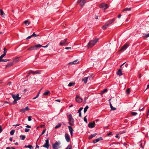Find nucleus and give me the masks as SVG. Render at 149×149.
I'll return each mask as SVG.
<instances>
[{"instance_id":"f257e3e1","label":"nucleus","mask_w":149,"mask_h":149,"mask_svg":"<svg viewBox=\"0 0 149 149\" xmlns=\"http://www.w3.org/2000/svg\"><path fill=\"white\" fill-rule=\"evenodd\" d=\"M98 40V39L96 38L94 40H92L90 41L88 43L87 45L88 48H90L93 46L96 43Z\"/></svg>"},{"instance_id":"f03ea898","label":"nucleus","mask_w":149,"mask_h":149,"mask_svg":"<svg viewBox=\"0 0 149 149\" xmlns=\"http://www.w3.org/2000/svg\"><path fill=\"white\" fill-rule=\"evenodd\" d=\"M68 119L69 122L68 124L70 125L73 126L74 124V120L72 118L71 114H70L68 116Z\"/></svg>"},{"instance_id":"7ed1b4c3","label":"nucleus","mask_w":149,"mask_h":149,"mask_svg":"<svg viewBox=\"0 0 149 149\" xmlns=\"http://www.w3.org/2000/svg\"><path fill=\"white\" fill-rule=\"evenodd\" d=\"M115 20V18H113L112 19L109 21L107 22L103 26L102 28L103 30H105L107 29V27L110 25L111 24H112Z\"/></svg>"},{"instance_id":"20e7f679","label":"nucleus","mask_w":149,"mask_h":149,"mask_svg":"<svg viewBox=\"0 0 149 149\" xmlns=\"http://www.w3.org/2000/svg\"><path fill=\"white\" fill-rule=\"evenodd\" d=\"M60 144V142L56 141L54 143L52 144V147L54 149H58L60 148L59 145Z\"/></svg>"},{"instance_id":"39448f33","label":"nucleus","mask_w":149,"mask_h":149,"mask_svg":"<svg viewBox=\"0 0 149 149\" xmlns=\"http://www.w3.org/2000/svg\"><path fill=\"white\" fill-rule=\"evenodd\" d=\"M67 39H65L63 40H61L60 42L59 45L61 46H65L66 45H68V43L67 42Z\"/></svg>"},{"instance_id":"423d86ee","label":"nucleus","mask_w":149,"mask_h":149,"mask_svg":"<svg viewBox=\"0 0 149 149\" xmlns=\"http://www.w3.org/2000/svg\"><path fill=\"white\" fill-rule=\"evenodd\" d=\"M100 8H102L104 10H105L108 8V6L107 4L102 3L100 5Z\"/></svg>"},{"instance_id":"0eeeda50","label":"nucleus","mask_w":149,"mask_h":149,"mask_svg":"<svg viewBox=\"0 0 149 149\" xmlns=\"http://www.w3.org/2000/svg\"><path fill=\"white\" fill-rule=\"evenodd\" d=\"M86 1V0H78L77 2L80 3V5L81 7L85 4Z\"/></svg>"},{"instance_id":"6e6552de","label":"nucleus","mask_w":149,"mask_h":149,"mask_svg":"<svg viewBox=\"0 0 149 149\" xmlns=\"http://www.w3.org/2000/svg\"><path fill=\"white\" fill-rule=\"evenodd\" d=\"M13 97L14 101H17L20 99V97H19V94L17 95H13L12 96Z\"/></svg>"},{"instance_id":"1a4fd4ad","label":"nucleus","mask_w":149,"mask_h":149,"mask_svg":"<svg viewBox=\"0 0 149 149\" xmlns=\"http://www.w3.org/2000/svg\"><path fill=\"white\" fill-rule=\"evenodd\" d=\"M95 124L94 122H90L88 124V127L90 128H93L95 127Z\"/></svg>"},{"instance_id":"9d476101","label":"nucleus","mask_w":149,"mask_h":149,"mask_svg":"<svg viewBox=\"0 0 149 149\" xmlns=\"http://www.w3.org/2000/svg\"><path fill=\"white\" fill-rule=\"evenodd\" d=\"M45 143L43 145V146L44 147L46 148L47 149L49 148V141L48 139L45 140Z\"/></svg>"},{"instance_id":"9b49d317","label":"nucleus","mask_w":149,"mask_h":149,"mask_svg":"<svg viewBox=\"0 0 149 149\" xmlns=\"http://www.w3.org/2000/svg\"><path fill=\"white\" fill-rule=\"evenodd\" d=\"M75 99L76 102L79 103L81 102L83 100V99L81 98L78 95L76 96Z\"/></svg>"},{"instance_id":"f8f14e48","label":"nucleus","mask_w":149,"mask_h":149,"mask_svg":"<svg viewBox=\"0 0 149 149\" xmlns=\"http://www.w3.org/2000/svg\"><path fill=\"white\" fill-rule=\"evenodd\" d=\"M129 45L127 44H125L121 48L120 50L121 51H124L128 47Z\"/></svg>"},{"instance_id":"ddd939ff","label":"nucleus","mask_w":149,"mask_h":149,"mask_svg":"<svg viewBox=\"0 0 149 149\" xmlns=\"http://www.w3.org/2000/svg\"><path fill=\"white\" fill-rule=\"evenodd\" d=\"M65 139L67 142H69L70 141V138L69 135L67 134H65Z\"/></svg>"},{"instance_id":"4468645a","label":"nucleus","mask_w":149,"mask_h":149,"mask_svg":"<svg viewBox=\"0 0 149 149\" xmlns=\"http://www.w3.org/2000/svg\"><path fill=\"white\" fill-rule=\"evenodd\" d=\"M68 127L69 130L70 134L72 136L73 132V131L74 130H73L72 127L70 126H68Z\"/></svg>"},{"instance_id":"2eb2a0df","label":"nucleus","mask_w":149,"mask_h":149,"mask_svg":"<svg viewBox=\"0 0 149 149\" xmlns=\"http://www.w3.org/2000/svg\"><path fill=\"white\" fill-rule=\"evenodd\" d=\"M27 49L28 50H37V49L36 48V45H35L28 48Z\"/></svg>"},{"instance_id":"dca6fc26","label":"nucleus","mask_w":149,"mask_h":149,"mask_svg":"<svg viewBox=\"0 0 149 149\" xmlns=\"http://www.w3.org/2000/svg\"><path fill=\"white\" fill-rule=\"evenodd\" d=\"M102 137H100L99 138L95 139L93 140V142L94 143H95L99 141L102 140Z\"/></svg>"},{"instance_id":"f3484780","label":"nucleus","mask_w":149,"mask_h":149,"mask_svg":"<svg viewBox=\"0 0 149 149\" xmlns=\"http://www.w3.org/2000/svg\"><path fill=\"white\" fill-rule=\"evenodd\" d=\"M117 74L119 76H121L123 75L121 69H119L117 72Z\"/></svg>"},{"instance_id":"a211bd4d","label":"nucleus","mask_w":149,"mask_h":149,"mask_svg":"<svg viewBox=\"0 0 149 149\" xmlns=\"http://www.w3.org/2000/svg\"><path fill=\"white\" fill-rule=\"evenodd\" d=\"M89 77H85L82 79V81H84L85 84H86L87 82V79Z\"/></svg>"},{"instance_id":"6ab92c4d","label":"nucleus","mask_w":149,"mask_h":149,"mask_svg":"<svg viewBox=\"0 0 149 149\" xmlns=\"http://www.w3.org/2000/svg\"><path fill=\"white\" fill-rule=\"evenodd\" d=\"M31 73L33 74H38L40 73V71H33L32 70H31L30 71Z\"/></svg>"},{"instance_id":"aec40b11","label":"nucleus","mask_w":149,"mask_h":149,"mask_svg":"<svg viewBox=\"0 0 149 149\" xmlns=\"http://www.w3.org/2000/svg\"><path fill=\"white\" fill-rule=\"evenodd\" d=\"M13 65V62L9 63L6 66L5 68H7L12 66Z\"/></svg>"},{"instance_id":"412c9836","label":"nucleus","mask_w":149,"mask_h":149,"mask_svg":"<svg viewBox=\"0 0 149 149\" xmlns=\"http://www.w3.org/2000/svg\"><path fill=\"white\" fill-rule=\"evenodd\" d=\"M97 133H95L93 134H92L89 136V137H88V139H91L93 138L95 136H96L97 135Z\"/></svg>"},{"instance_id":"4be33fe9","label":"nucleus","mask_w":149,"mask_h":149,"mask_svg":"<svg viewBox=\"0 0 149 149\" xmlns=\"http://www.w3.org/2000/svg\"><path fill=\"white\" fill-rule=\"evenodd\" d=\"M110 106L111 108V110H116V108L115 107H113L112 105L111 102H110Z\"/></svg>"},{"instance_id":"5701e85b","label":"nucleus","mask_w":149,"mask_h":149,"mask_svg":"<svg viewBox=\"0 0 149 149\" xmlns=\"http://www.w3.org/2000/svg\"><path fill=\"white\" fill-rule=\"evenodd\" d=\"M148 37H149V33L147 34L145 33L143 34V38L144 39Z\"/></svg>"},{"instance_id":"b1692460","label":"nucleus","mask_w":149,"mask_h":149,"mask_svg":"<svg viewBox=\"0 0 149 149\" xmlns=\"http://www.w3.org/2000/svg\"><path fill=\"white\" fill-rule=\"evenodd\" d=\"M24 148H29L30 149H32L33 148V146L31 145H29L28 146L25 145L24 146Z\"/></svg>"},{"instance_id":"393cba45","label":"nucleus","mask_w":149,"mask_h":149,"mask_svg":"<svg viewBox=\"0 0 149 149\" xmlns=\"http://www.w3.org/2000/svg\"><path fill=\"white\" fill-rule=\"evenodd\" d=\"M131 10V8H126L124 9L123 10V12L125 11H130Z\"/></svg>"},{"instance_id":"a878e982","label":"nucleus","mask_w":149,"mask_h":149,"mask_svg":"<svg viewBox=\"0 0 149 149\" xmlns=\"http://www.w3.org/2000/svg\"><path fill=\"white\" fill-rule=\"evenodd\" d=\"M61 123H58L56 125L55 127V129H57L59 127H60L61 126Z\"/></svg>"},{"instance_id":"bb28decb","label":"nucleus","mask_w":149,"mask_h":149,"mask_svg":"<svg viewBox=\"0 0 149 149\" xmlns=\"http://www.w3.org/2000/svg\"><path fill=\"white\" fill-rule=\"evenodd\" d=\"M50 93L49 92V91H47L43 93V95H48V94H50Z\"/></svg>"},{"instance_id":"cd10ccee","label":"nucleus","mask_w":149,"mask_h":149,"mask_svg":"<svg viewBox=\"0 0 149 149\" xmlns=\"http://www.w3.org/2000/svg\"><path fill=\"white\" fill-rule=\"evenodd\" d=\"M25 135H21L20 136V139L21 140H24L25 139Z\"/></svg>"},{"instance_id":"c85d7f7f","label":"nucleus","mask_w":149,"mask_h":149,"mask_svg":"<svg viewBox=\"0 0 149 149\" xmlns=\"http://www.w3.org/2000/svg\"><path fill=\"white\" fill-rule=\"evenodd\" d=\"M107 88L104 89L103 91H102L101 94L102 95V94L106 92H107Z\"/></svg>"},{"instance_id":"c756f323","label":"nucleus","mask_w":149,"mask_h":149,"mask_svg":"<svg viewBox=\"0 0 149 149\" xmlns=\"http://www.w3.org/2000/svg\"><path fill=\"white\" fill-rule=\"evenodd\" d=\"M88 108H89L88 106H87H87H86V107L84 108V113H85L86 112V111H87V109Z\"/></svg>"},{"instance_id":"7c9ffc66","label":"nucleus","mask_w":149,"mask_h":149,"mask_svg":"<svg viewBox=\"0 0 149 149\" xmlns=\"http://www.w3.org/2000/svg\"><path fill=\"white\" fill-rule=\"evenodd\" d=\"M0 14H1V15L3 17V15H5V14L2 10H1V9L0 10Z\"/></svg>"},{"instance_id":"2f4dec72","label":"nucleus","mask_w":149,"mask_h":149,"mask_svg":"<svg viewBox=\"0 0 149 149\" xmlns=\"http://www.w3.org/2000/svg\"><path fill=\"white\" fill-rule=\"evenodd\" d=\"M10 60L9 59H1V60H0V62H7L8 61H10Z\"/></svg>"},{"instance_id":"473e14b6","label":"nucleus","mask_w":149,"mask_h":149,"mask_svg":"<svg viewBox=\"0 0 149 149\" xmlns=\"http://www.w3.org/2000/svg\"><path fill=\"white\" fill-rule=\"evenodd\" d=\"M75 84V83H71L70 82V83L68 84V86H72Z\"/></svg>"},{"instance_id":"72a5a7b5","label":"nucleus","mask_w":149,"mask_h":149,"mask_svg":"<svg viewBox=\"0 0 149 149\" xmlns=\"http://www.w3.org/2000/svg\"><path fill=\"white\" fill-rule=\"evenodd\" d=\"M24 23L26 25H28L29 24V21H25Z\"/></svg>"},{"instance_id":"f704fd0d","label":"nucleus","mask_w":149,"mask_h":149,"mask_svg":"<svg viewBox=\"0 0 149 149\" xmlns=\"http://www.w3.org/2000/svg\"><path fill=\"white\" fill-rule=\"evenodd\" d=\"M15 130H12L10 132V134L11 135H13L14 134Z\"/></svg>"},{"instance_id":"c9c22d12","label":"nucleus","mask_w":149,"mask_h":149,"mask_svg":"<svg viewBox=\"0 0 149 149\" xmlns=\"http://www.w3.org/2000/svg\"><path fill=\"white\" fill-rule=\"evenodd\" d=\"M132 115L133 116H136L137 114V113L135 112H132L131 113Z\"/></svg>"},{"instance_id":"e433bc0d","label":"nucleus","mask_w":149,"mask_h":149,"mask_svg":"<svg viewBox=\"0 0 149 149\" xmlns=\"http://www.w3.org/2000/svg\"><path fill=\"white\" fill-rule=\"evenodd\" d=\"M72 146L71 145H69L65 149H71Z\"/></svg>"},{"instance_id":"4c0bfd02","label":"nucleus","mask_w":149,"mask_h":149,"mask_svg":"<svg viewBox=\"0 0 149 149\" xmlns=\"http://www.w3.org/2000/svg\"><path fill=\"white\" fill-rule=\"evenodd\" d=\"M6 54H3L1 55V56H0V60H1V59H2V58L5 56Z\"/></svg>"},{"instance_id":"58836bf2","label":"nucleus","mask_w":149,"mask_h":149,"mask_svg":"<svg viewBox=\"0 0 149 149\" xmlns=\"http://www.w3.org/2000/svg\"><path fill=\"white\" fill-rule=\"evenodd\" d=\"M74 64H77L79 63V61L78 60H76L73 61Z\"/></svg>"},{"instance_id":"ea45409f","label":"nucleus","mask_w":149,"mask_h":149,"mask_svg":"<svg viewBox=\"0 0 149 149\" xmlns=\"http://www.w3.org/2000/svg\"><path fill=\"white\" fill-rule=\"evenodd\" d=\"M36 48L38 47H42V46L40 44H38L36 45Z\"/></svg>"},{"instance_id":"a19ab883","label":"nucleus","mask_w":149,"mask_h":149,"mask_svg":"<svg viewBox=\"0 0 149 149\" xmlns=\"http://www.w3.org/2000/svg\"><path fill=\"white\" fill-rule=\"evenodd\" d=\"M19 59L18 57L14 59V61L16 62H17L19 61Z\"/></svg>"},{"instance_id":"79ce46f5","label":"nucleus","mask_w":149,"mask_h":149,"mask_svg":"<svg viewBox=\"0 0 149 149\" xmlns=\"http://www.w3.org/2000/svg\"><path fill=\"white\" fill-rule=\"evenodd\" d=\"M130 88H129L127 89L126 90V93L127 94H129L130 92Z\"/></svg>"},{"instance_id":"37998d69","label":"nucleus","mask_w":149,"mask_h":149,"mask_svg":"<svg viewBox=\"0 0 149 149\" xmlns=\"http://www.w3.org/2000/svg\"><path fill=\"white\" fill-rule=\"evenodd\" d=\"M84 120L85 122H86V123H87L88 121H87V120L86 118V116L85 117L84 119Z\"/></svg>"},{"instance_id":"c03bdc74","label":"nucleus","mask_w":149,"mask_h":149,"mask_svg":"<svg viewBox=\"0 0 149 149\" xmlns=\"http://www.w3.org/2000/svg\"><path fill=\"white\" fill-rule=\"evenodd\" d=\"M4 51H3V54H4L6 55V54L7 52V50L6 48H4L3 49Z\"/></svg>"},{"instance_id":"a18cd8bd","label":"nucleus","mask_w":149,"mask_h":149,"mask_svg":"<svg viewBox=\"0 0 149 149\" xmlns=\"http://www.w3.org/2000/svg\"><path fill=\"white\" fill-rule=\"evenodd\" d=\"M32 36H33V37H36L37 36H38L39 35L35 34V33L34 32L33 33V34L32 35Z\"/></svg>"},{"instance_id":"49530a36","label":"nucleus","mask_w":149,"mask_h":149,"mask_svg":"<svg viewBox=\"0 0 149 149\" xmlns=\"http://www.w3.org/2000/svg\"><path fill=\"white\" fill-rule=\"evenodd\" d=\"M25 110L24 109H22L20 110V111L22 112L23 113H24L25 112Z\"/></svg>"},{"instance_id":"de8ad7c7","label":"nucleus","mask_w":149,"mask_h":149,"mask_svg":"<svg viewBox=\"0 0 149 149\" xmlns=\"http://www.w3.org/2000/svg\"><path fill=\"white\" fill-rule=\"evenodd\" d=\"M83 109V107H80L79 109V110L78 111V112H80V113L81 112V111Z\"/></svg>"},{"instance_id":"09e8293b","label":"nucleus","mask_w":149,"mask_h":149,"mask_svg":"<svg viewBox=\"0 0 149 149\" xmlns=\"http://www.w3.org/2000/svg\"><path fill=\"white\" fill-rule=\"evenodd\" d=\"M6 149H15V148L12 147H7L6 148Z\"/></svg>"},{"instance_id":"8fccbe9b","label":"nucleus","mask_w":149,"mask_h":149,"mask_svg":"<svg viewBox=\"0 0 149 149\" xmlns=\"http://www.w3.org/2000/svg\"><path fill=\"white\" fill-rule=\"evenodd\" d=\"M31 120V116H30L28 117V120L29 121H30Z\"/></svg>"},{"instance_id":"3c124183","label":"nucleus","mask_w":149,"mask_h":149,"mask_svg":"<svg viewBox=\"0 0 149 149\" xmlns=\"http://www.w3.org/2000/svg\"><path fill=\"white\" fill-rule=\"evenodd\" d=\"M46 131V129L44 130L42 133L41 135L43 134H44V133Z\"/></svg>"},{"instance_id":"603ef678","label":"nucleus","mask_w":149,"mask_h":149,"mask_svg":"<svg viewBox=\"0 0 149 149\" xmlns=\"http://www.w3.org/2000/svg\"><path fill=\"white\" fill-rule=\"evenodd\" d=\"M32 37H33V36H32V35H31L30 36H28L26 38V39H28L31 38Z\"/></svg>"},{"instance_id":"864d4df0","label":"nucleus","mask_w":149,"mask_h":149,"mask_svg":"<svg viewBox=\"0 0 149 149\" xmlns=\"http://www.w3.org/2000/svg\"><path fill=\"white\" fill-rule=\"evenodd\" d=\"M29 131V129L26 128L25 129V132H28Z\"/></svg>"},{"instance_id":"5fc2aeb1","label":"nucleus","mask_w":149,"mask_h":149,"mask_svg":"<svg viewBox=\"0 0 149 149\" xmlns=\"http://www.w3.org/2000/svg\"><path fill=\"white\" fill-rule=\"evenodd\" d=\"M40 91H39L37 95L36 96V97L37 98V97H38V96H39V94H40Z\"/></svg>"},{"instance_id":"6e6d98bb","label":"nucleus","mask_w":149,"mask_h":149,"mask_svg":"<svg viewBox=\"0 0 149 149\" xmlns=\"http://www.w3.org/2000/svg\"><path fill=\"white\" fill-rule=\"evenodd\" d=\"M25 109V110L26 111H27V110H28L29 109V108L28 107H26L25 108H24Z\"/></svg>"},{"instance_id":"4d7b16f0","label":"nucleus","mask_w":149,"mask_h":149,"mask_svg":"<svg viewBox=\"0 0 149 149\" xmlns=\"http://www.w3.org/2000/svg\"><path fill=\"white\" fill-rule=\"evenodd\" d=\"M2 131V127L1 125H0V133H1Z\"/></svg>"},{"instance_id":"13d9d810","label":"nucleus","mask_w":149,"mask_h":149,"mask_svg":"<svg viewBox=\"0 0 149 149\" xmlns=\"http://www.w3.org/2000/svg\"><path fill=\"white\" fill-rule=\"evenodd\" d=\"M66 49H71V47H66L65 48Z\"/></svg>"},{"instance_id":"bf43d9fd","label":"nucleus","mask_w":149,"mask_h":149,"mask_svg":"<svg viewBox=\"0 0 149 149\" xmlns=\"http://www.w3.org/2000/svg\"><path fill=\"white\" fill-rule=\"evenodd\" d=\"M20 125V124H17L15 125H13V126H14L15 127H16L17 126H19Z\"/></svg>"},{"instance_id":"052dcab7","label":"nucleus","mask_w":149,"mask_h":149,"mask_svg":"<svg viewBox=\"0 0 149 149\" xmlns=\"http://www.w3.org/2000/svg\"><path fill=\"white\" fill-rule=\"evenodd\" d=\"M11 84V82H9L7 84V85H8L9 86H10Z\"/></svg>"},{"instance_id":"680f3d73","label":"nucleus","mask_w":149,"mask_h":149,"mask_svg":"<svg viewBox=\"0 0 149 149\" xmlns=\"http://www.w3.org/2000/svg\"><path fill=\"white\" fill-rule=\"evenodd\" d=\"M26 127L27 128H31V126L28 125H27V126H26Z\"/></svg>"},{"instance_id":"e2e57ef3","label":"nucleus","mask_w":149,"mask_h":149,"mask_svg":"<svg viewBox=\"0 0 149 149\" xmlns=\"http://www.w3.org/2000/svg\"><path fill=\"white\" fill-rule=\"evenodd\" d=\"M73 64H74L73 62H70L68 64V65H72Z\"/></svg>"},{"instance_id":"0e129e2a","label":"nucleus","mask_w":149,"mask_h":149,"mask_svg":"<svg viewBox=\"0 0 149 149\" xmlns=\"http://www.w3.org/2000/svg\"><path fill=\"white\" fill-rule=\"evenodd\" d=\"M78 113H79V116L80 117H81V112H78Z\"/></svg>"},{"instance_id":"69168bd1","label":"nucleus","mask_w":149,"mask_h":149,"mask_svg":"<svg viewBox=\"0 0 149 149\" xmlns=\"http://www.w3.org/2000/svg\"><path fill=\"white\" fill-rule=\"evenodd\" d=\"M30 74H31V73L30 72L26 76V77H29V76L30 75Z\"/></svg>"},{"instance_id":"338daca9","label":"nucleus","mask_w":149,"mask_h":149,"mask_svg":"<svg viewBox=\"0 0 149 149\" xmlns=\"http://www.w3.org/2000/svg\"><path fill=\"white\" fill-rule=\"evenodd\" d=\"M112 132H110L108 134V135L109 136L110 135H111V134H112Z\"/></svg>"},{"instance_id":"774afa93","label":"nucleus","mask_w":149,"mask_h":149,"mask_svg":"<svg viewBox=\"0 0 149 149\" xmlns=\"http://www.w3.org/2000/svg\"><path fill=\"white\" fill-rule=\"evenodd\" d=\"M27 91V90L26 89H24L23 91V92H26Z\"/></svg>"}]
</instances>
